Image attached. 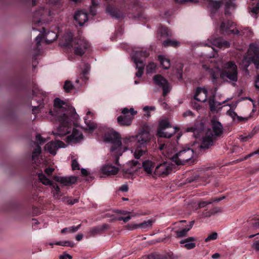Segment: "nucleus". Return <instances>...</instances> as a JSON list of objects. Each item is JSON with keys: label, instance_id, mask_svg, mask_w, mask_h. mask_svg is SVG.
<instances>
[{"label": "nucleus", "instance_id": "2", "mask_svg": "<svg viewBox=\"0 0 259 259\" xmlns=\"http://www.w3.org/2000/svg\"><path fill=\"white\" fill-rule=\"evenodd\" d=\"M211 122V127L207 129L203 137L201 144L199 146L200 149H208L223 134L224 128L221 122L214 120H212Z\"/></svg>", "mask_w": 259, "mask_h": 259}, {"label": "nucleus", "instance_id": "10", "mask_svg": "<svg viewBox=\"0 0 259 259\" xmlns=\"http://www.w3.org/2000/svg\"><path fill=\"white\" fill-rule=\"evenodd\" d=\"M248 53L250 56L248 57L249 61L253 63L256 69L259 68V46L257 45L252 44L249 45Z\"/></svg>", "mask_w": 259, "mask_h": 259}, {"label": "nucleus", "instance_id": "17", "mask_svg": "<svg viewBox=\"0 0 259 259\" xmlns=\"http://www.w3.org/2000/svg\"><path fill=\"white\" fill-rule=\"evenodd\" d=\"M93 113L91 111H88L84 118V122L87 127L84 128L85 132L89 133H92L94 130L97 128V124L92 119Z\"/></svg>", "mask_w": 259, "mask_h": 259}, {"label": "nucleus", "instance_id": "42", "mask_svg": "<svg viewBox=\"0 0 259 259\" xmlns=\"http://www.w3.org/2000/svg\"><path fill=\"white\" fill-rule=\"evenodd\" d=\"M180 42L176 40L167 39L162 42V45L164 47L172 46L178 47L180 46Z\"/></svg>", "mask_w": 259, "mask_h": 259}, {"label": "nucleus", "instance_id": "11", "mask_svg": "<svg viewBox=\"0 0 259 259\" xmlns=\"http://www.w3.org/2000/svg\"><path fill=\"white\" fill-rule=\"evenodd\" d=\"M38 176L39 180L44 185H51L52 186L54 189V190H52V192L55 197L58 198L62 195V194L60 191V188L56 183H53L42 173H39Z\"/></svg>", "mask_w": 259, "mask_h": 259}, {"label": "nucleus", "instance_id": "43", "mask_svg": "<svg viewBox=\"0 0 259 259\" xmlns=\"http://www.w3.org/2000/svg\"><path fill=\"white\" fill-rule=\"evenodd\" d=\"M172 128L166 119L162 120L159 123V126L158 130L169 129Z\"/></svg>", "mask_w": 259, "mask_h": 259}, {"label": "nucleus", "instance_id": "31", "mask_svg": "<svg viewBox=\"0 0 259 259\" xmlns=\"http://www.w3.org/2000/svg\"><path fill=\"white\" fill-rule=\"evenodd\" d=\"M135 64L136 66V69L138 71L136 73V76L138 77H141L143 74V70L145 67V62H139L136 57H134Z\"/></svg>", "mask_w": 259, "mask_h": 259}, {"label": "nucleus", "instance_id": "26", "mask_svg": "<svg viewBox=\"0 0 259 259\" xmlns=\"http://www.w3.org/2000/svg\"><path fill=\"white\" fill-rule=\"evenodd\" d=\"M208 72L211 79V82L213 84H216L217 83L218 79L219 78V77H221V73L222 70L220 68L215 67L212 68L208 69Z\"/></svg>", "mask_w": 259, "mask_h": 259}, {"label": "nucleus", "instance_id": "40", "mask_svg": "<svg viewBox=\"0 0 259 259\" xmlns=\"http://www.w3.org/2000/svg\"><path fill=\"white\" fill-rule=\"evenodd\" d=\"M99 3V0H92V5L90 7V13L92 16H95L97 14V7Z\"/></svg>", "mask_w": 259, "mask_h": 259}, {"label": "nucleus", "instance_id": "60", "mask_svg": "<svg viewBox=\"0 0 259 259\" xmlns=\"http://www.w3.org/2000/svg\"><path fill=\"white\" fill-rule=\"evenodd\" d=\"M175 2L179 4L183 5L187 2H194L197 3L198 2L197 0H174Z\"/></svg>", "mask_w": 259, "mask_h": 259}, {"label": "nucleus", "instance_id": "32", "mask_svg": "<svg viewBox=\"0 0 259 259\" xmlns=\"http://www.w3.org/2000/svg\"><path fill=\"white\" fill-rule=\"evenodd\" d=\"M234 22L229 20H223L219 26V30L222 33L227 32L234 25Z\"/></svg>", "mask_w": 259, "mask_h": 259}, {"label": "nucleus", "instance_id": "22", "mask_svg": "<svg viewBox=\"0 0 259 259\" xmlns=\"http://www.w3.org/2000/svg\"><path fill=\"white\" fill-rule=\"evenodd\" d=\"M36 147L32 152V160L35 161V159L37 157L40 153H41V149L39 144H42L45 143L46 139L43 138L40 134H38L36 136Z\"/></svg>", "mask_w": 259, "mask_h": 259}, {"label": "nucleus", "instance_id": "28", "mask_svg": "<svg viewBox=\"0 0 259 259\" xmlns=\"http://www.w3.org/2000/svg\"><path fill=\"white\" fill-rule=\"evenodd\" d=\"M64 42L63 41L60 43V45L65 48H70L73 47L72 39L73 34L71 32L65 33L63 35Z\"/></svg>", "mask_w": 259, "mask_h": 259}, {"label": "nucleus", "instance_id": "46", "mask_svg": "<svg viewBox=\"0 0 259 259\" xmlns=\"http://www.w3.org/2000/svg\"><path fill=\"white\" fill-rule=\"evenodd\" d=\"M190 228H187L186 227L180 231H175V233L177 235V237L178 238H182L186 236Z\"/></svg>", "mask_w": 259, "mask_h": 259}, {"label": "nucleus", "instance_id": "6", "mask_svg": "<svg viewBox=\"0 0 259 259\" xmlns=\"http://www.w3.org/2000/svg\"><path fill=\"white\" fill-rule=\"evenodd\" d=\"M221 78H227L234 82L238 81L237 66L233 61H229L223 65Z\"/></svg>", "mask_w": 259, "mask_h": 259}, {"label": "nucleus", "instance_id": "53", "mask_svg": "<svg viewBox=\"0 0 259 259\" xmlns=\"http://www.w3.org/2000/svg\"><path fill=\"white\" fill-rule=\"evenodd\" d=\"M156 68V65L153 62H150L147 66V71L148 73L153 72Z\"/></svg>", "mask_w": 259, "mask_h": 259}, {"label": "nucleus", "instance_id": "5", "mask_svg": "<svg viewBox=\"0 0 259 259\" xmlns=\"http://www.w3.org/2000/svg\"><path fill=\"white\" fill-rule=\"evenodd\" d=\"M135 137H136V140L137 139L138 141V148L135 150L134 156L135 158L138 159L146 152V149L145 147L147 142L150 139V134L149 131L143 129L139 132L138 135Z\"/></svg>", "mask_w": 259, "mask_h": 259}, {"label": "nucleus", "instance_id": "51", "mask_svg": "<svg viewBox=\"0 0 259 259\" xmlns=\"http://www.w3.org/2000/svg\"><path fill=\"white\" fill-rule=\"evenodd\" d=\"M255 134V132L252 131L251 133L247 135H244L240 136V139L242 142H246L249 139L252 138Z\"/></svg>", "mask_w": 259, "mask_h": 259}, {"label": "nucleus", "instance_id": "52", "mask_svg": "<svg viewBox=\"0 0 259 259\" xmlns=\"http://www.w3.org/2000/svg\"><path fill=\"white\" fill-rule=\"evenodd\" d=\"M159 148L160 150H162L164 149H166V151L167 152L166 156L167 157H168V154H170L171 155H172V154H173V152L172 151V150H171V148L170 147L169 145H168L167 144H166V145L165 144H161L160 145Z\"/></svg>", "mask_w": 259, "mask_h": 259}, {"label": "nucleus", "instance_id": "20", "mask_svg": "<svg viewBox=\"0 0 259 259\" xmlns=\"http://www.w3.org/2000/svg\"><path fill=\"white\" fill-rule=\"evenodd\" d=\"M194 98L199 102H205L207 99V89L204 87H197Z\"/></svg>", "mask_w": 259, "mask_h": 259}, {"label": "nucleus", "instance_id": "12", "mask_svg": "<svg viewBox=\"0 0 259 259\" xmlns=\"http://www.w3.org/2000/svg\"><path fill=\"white\" fill-rule=\"evenodd\" d=\"M207 41L209 42V44H204V46L211 47L212 45L223 49L228 48L230 46V44L229 41L224 40L221 37L213 38L212 36H211L207 39Z\"/></svg>", "mask_w": 259, "mask_h": 259}, {"label": "nucleus", "instance_id": "23", "mask_svg": "<svg viewBox=\"0 0 259 259\" xmlns=\"http://www.w3.org/2000/svg\"><path fill=\"white\" fill-rule=\"evenodd\" d=\"M106 11L112 18L119 19L124 17L123 13L120 10L111 6H108Z\"/></svg>", "mask_w": 259, "mask_h": 259}, {"label": "nucleus", "instance_id": "49", "mask_svg": "<svg viewBox=\"0 0 259 259\" xmlns=\"http://www.w3.org/2000/svg\"><path fill=\"white\" fill-rule=\"evenodd\" d=\"M121 112L124 115H131L132 116L136 114L137 113V112L134 110L133 108H131L130 109H128L127 108H124L122 109Z\"/></svg>", "mask_w": 259, "mask_h": 259}, {"label": "nucleus", "instance_id": "41", "mask_svg": "<svg viewBox=\"0 0 259 259\" xmlns=\"http://www.w3.org/2000/svg\"><path fill=\"white\" fill-rule=\"evenodd\" d=\"M81 226V224L77 225V226H71L67 228H63L61 230V233L64 234L66 232H69L70 233H73L78 231V230L80 228Z\"/></svg>", "mask_w": 259, "mask_h": 259}, {"label": "nucleus", "instance_id": "35", "mask_svg": "<svg viewBox=\"0 0 259 259\" xmlns=\"http://www.w3.org/2000/svg\"><path fill=\"white\" fill-rule=\"evenodd\" d=\"M158 60L160 62V64L164 69H168L170 66V62L169 59L166 58L163 55L158 56Z\"/></svg>", "mask_w": 259, "mask_h": 259}, {"label": "nucleus", "instance_id": "4", "mask_svg": "<svg viewBox=\"0 0 259 259\" xmlns=\"http://www.w3.org/2000/svg\"><path fill=\"white\" fill-rule=\"evenodd\" d=\"M194 150L189 147H184L178 152L168 155V158L170 159L177 165H184L194 157Z\"/></svg>", "mask_w": 259, "mask_h": 259}, {"label": "nucleus", "instance_id": "50", "mask_svg": "<svg viewBox=\"0 0 259 259\" xmlns=\"http://www.w3.org/2000/svg\"><path fill=\"white\" fill-rule=\"evenodd\" d=\"M217 103L218 102L215 101L213 98H209L208 99V103L211 111H215L217 109Z\"/></svg>", "mask_w": 259, "mask_h": 259}, {"label": "nucleus", "instance_id": "62", "mask_svg": "<svg viewBox=\"0 0 259 259\" xmlns=\"http://www.w3.org/2000/svg\"><path fill=\"white\" fill-rule=\"evenodd\" d=\"M210 211H211V213L212 215H213L217 213H220V212H222V209L219 207H214V208H212L211 209H210Z\"/></svg>", "mask_w": 259, "mask_h": 259}, {"label": "nucleus", "instance_id": "58", "mask_svg": "<svg viewBox=\"0 0 259 259\" xmlns=\"http://www.w3.org/2000/svg\"><path fill=\"white\" fill-rule=\"evenodd\" d=\"M259 11V4H257L255 7L251 8L250 12L254 15L253 17L256 18V15Z\"/></svg>", "mask_w": 259, "mask_h": 259}, {"label": "nucleus", "instance_id": "14", "mask_svg": "<svg viewBox=\"0 0 259 259\" xmlns=\"http://www.w3.org/2000/svg\"><path fill=\"white\" fill-rule=\"evenodd\" d=\"M113 157L115 160V163L116 166H113L108 164H105L101 168V171L103 174L108 176H114L118 173L119 169L121 168V165L119 163V160L118 161V163H116L115 158L114 156Z\"/></svg>", "mask_w": 259, "mask_h": 259}, {"label": "nucleus", "instance_id": "55", "mask_svg": "<svg viewBox=\"0 0 259 259\" xmlns=\"http://www.w3.org/2000/svg\"><path fill=\"white\" fill-rule=\"evenodd\" d=\"M218 238V234L217 233H213L211 234L208 235L205 239V242H208L211 240H214L217 239Z\"/></svg>", "mask_w": 259, "mask_h": 259}, {"label": "nucleus", "instance_id": "27", "mask_svg": "<svg viewBox=\"0 0 259 259\" xmlns=\"http://www.w3.org/2000/svg\"><path fill=\"white\" fill-rule=\"evenodd\" d=\"M176 127L169 129L158 130L157 135L161 138H169L177 132Z\"/></svg>", "mask_w": 259, "mask_h": 259}, {"label": "nucleus", "instance_id": "16", "mask_svg": "<svg viewBox=\"0 0 259 259\" xmlns=\"http://www.w3.org/2000/svg\"><path fill=\"white\" fill-rule=\"evenodd\" d=\"M48 14V11L47 10H45L43 7H40L38 10L34 13L33 22L35 24L45 23L46 21L44 17Z\"/></svg>", "mask_w": 259, "mask_h": 259}, {"label": "nucleus", "instance_id": "48", "mask_svg": "<svg viewBox=\"0 0 259 259\" xmlns=\"http://www.w3.org/2000/svg\"><path fill=\"white\" fill-rule=\"evenodd\" d=\"M145 257L147 259H162V254L155 252L145 256Z\"/></svg>", "mask_w": 259, "mask_h": 259}, {"label": "nucleus", "instance_id": "34", "mask_svg": "<svg viewBox=\"0 0 259 259\" xmlns=\"http://www.w3.org/2000/svg\"><path fill=\"white\" fill-rule=\"evenodd\" d=\"M222 2L218 1H211L208 4V8L210 9L211 13H215L220 8Z\"/></svg>", "mask_w": 259, "mask_h": 259}, {"label": "nucleus", "instance_id": "47", "mask_svg": "<svg viewBox=\"0 0 259 259\" xmlns=\"http://www.w3.org/2000/svg\"><path fill=\"white\" fill-rule=\"evenodd\" d=\"M162 254V259H177L178 256L171 251L164 252Z\"/></svg>", "mask_w": 259, "mask_h": 259}, {"label": "nucleus", "instance_id": "38", "mask_svg": "<svg viewBox=\"0 0 259 259\" xmlns=\"http://www.w3.org/2000/svg\"><path fill=\"white\" fill-rule=\"evenodd\" d=\"M136 141V137L134 136L126 137L123 139V144L124 145L122 147H127V150L128 146L132 145V143Z\"/></svg>", "mask_w": 259, "mask_h": 259}, {"label": "nucleus", "instance_id": "8", "mask_svg": "<svg viewBox=\"0 0 259 259\" xmlns=\"http://www.w3.org/2000/svg\"><path fill=\"white\" fill-rule=\"evenodd\" d=\"M155 84L161 88L162 89V95L166 96L171 91L172 87L170 83L161 75H156L153 77Z\"/></svg>", "mask_w": 259, "mask_h": 259}, {"label": "nucleus", "instance_id": "63", "mask_svg": "<svg viewBox=\"0 0 259 259\" xmlns=\"http://www.w3.org/2000/svg\"><path fill=\"white\" fill-rule=\"evenodd\" d=\"M202 218H208L212 215L210 210L202 213Z\"/></svg>", "mask_w": 259, "mask_h": 259}, {"label": "nucleus", "instance_id": "36", "mask_svg": "<svg viewBox=\"0 0 259 259\" xmlns=\"http://www.w3.org/2000/svg\"><path fill=\"white\" fill-rule=\"evenodd\" d=\"M235 0H224L222 2L225 6L226 13H228L229 10L234 9L236 7Z\"/></svg>", "mask_w": 259, "mask_h": 259}, {"label": "nucleus", "instance_id": "18", "mask_svg": "<svg viewBox=\"0 0 259 259\" xmlns=\"http://www.w3.org/2000/svg\"><path fill=\"white\" fill-rule=\"evenodd\" d=\"M171 170V167L167 162H163L157 165L155 168L154 174L158 176L167 175Z\"/></svg>", "mask_w": 259, "mask_h": 259}, {"label": "nucleus", "instance_id": "61", "mask_svg": "<svg viewBox=\"0 0 259 259\" xmlns=\"http://www.w3.org/2000/svg\"><path fill=\"white\" fill-rule=\"evenodd\" d=\"M72 256L67 253L66 252H64L62 254L59 256V259H72Z\"/></svg>", "mask_w": 259, "mask_h": 259}, {"label": "nucleus", "instance_id": "37", "mask_svg": "<svg viewBox=\"0 0 259 259\" xmlns=\"http://www.w3.org/2000/svg\"><path fill=\"white\" fill-rule=\"evenodd\" d=\"M153 221L149 220L147 221H144L143 223L136 224L134 225L135 228L147 229L151 228L153 224Z\"/></svg>", "mask_w": 259, "mask_h": 259}, {"label": "nucleus", "instance_id": "64", "mask_svg": "<svg viewBox=\"0 0 259 259\" xmlns=\"http://www.w3.org/2000/svg\"><path fill=\"white\" fill-rule=\"evenodd\" d=\"M119 190H120L121 191L126 192H127V191H128V186H127V185H126V184L122 185H121V187H120Z\"/></svg>", "mask_w": 259, "mask_h": 259}, {"label": "nucleus", "instance_id": "29", "mask_svg": "<svg viewBox=\"0 0 259 259\" xmlns=\"http://www.w3.org/2000/svg\"><path fill=\"white\" fill-rule=\"evenodd\" d=\"M133 117L131 115L119 116L117 117V122L119 124L122 126H128L131 125Z\"/></svg>", "mask_w": 259, "mask_h": 259}, {"label": "nucleus", "instance_id": "44", "mask_svg": "<svg viewBox=\"0 0 259 259\" xmlns=\"http://www.w3.org/2000/svg\"><path fill=\"white\" fill-rule=\"evenodd\" d=\"M63 88L65 92L69 93L74 88V87L70 80H67L65 81Z\"/></svg>", "mask_w": 259, "mask_h": 259}, {"label": "nucleus", "instance_id": "59", "mask_svg": "<svg viewBox=\"0 0 259 259\" xmlns=\"http://www.w3.org/2000/svg\"><path fill=\"white\" fill-rule=\"evenodd\" d=\"M71 165L73 170L79 169V164L76 160L73 159L72 161Z\"/></svg>", "mask_w": 259, "mask_h": 259}, {"label": "nucleus", "instance_id": "15", "mask_svg": "<svg viewBox=\"0 0 259 259\" xmlns=\"http://www.w3.org/2000/svg\"><path fill=\"white\" fill-rule=\"evenodd\" d=\"M65 144L60 141H51L47 144L45 147V150L50 154L55 155L56 151L60 148H64Z\"/></svg>", "mask_w": 259, "mask_h": 259}, {"label": "nucleus", "instance_id": "19", "mask_svg": "<svg viewBox=\"0 0 259 259\" xmlns=\"http://www.w3.org/2000/svg\"><path fill=\"white\" fill-rule=\"evenodd\" d=\"M83 139V135L79 130L74 128L72 134L66 138V142L68 143H77Z\"/></svg>", "mask_w": 259, "mask_h": 259}, {"label": "nucleus", "instance_id": "25", "mask_svg": "<svg viewBox=\"0 0 259 259\" xmlns=\"http://www.w3.org/2000/svg\"><path fill=\"white\" fill-rule=\"evenodd\" d=\"M149 55V52L147 51V50L146 49H142V50L141 51H133L132 58V60H133L134 62L135 63V59L134 57H136L137 59V60L139 62H144V60Z\"/></svg>", "mask_w": 259, "mask_h": 259}, {"label": "nucleus", "instance_id": "9", "mask_svg": "<svg viewBox=\"0 0 259 259\" xmlns=\"http://www.w3.org/2000/svg\"><path fill=\"white\" fill-rule=\"evenodd\" d=\"M47 97L46 92H44L42 90L33 91V100L36 101L38 104L37 106H32V113L35 114L36 112L43 107L41 103L45 101Z\"/></svg>", "mask_w": 259, "mask_h": 259}, {"label": "nucleus", "instance_id": "21", "mask_svg": "<svg viewBox=\"0 0 259 259\" xmlns=\"http://www.w3.org/2000/svg\"><path fill=\"white\" fill-rule=\"evenodd\" d=\"M54 179L56 182L60 183L64 186H69L74 184L76 182L77 178L75 176H70L68 177L54 176Z\"/></svg>", "mask_w": 259, "mask_h": 259}, {"label": "nucleus", "instance_id": "30", "mask_svg": "<svg viewBox=\"0 0 259 259\" xmlns=\"http://www.w3.org/2000/svg\"><path fill=\"white\" fill-rule=\"evenodd\" d=\"M144 171L148 175H151L154 173V163L150 160H145L143 162L142 164Z\"/></svg>", "mask_w": 259, "mask_h": 259}, {"label": "nucleus", "instance_id": "57", "mask_svg": "<svg viewBox=\"0 0 259 259\" xmlns=\"http://www.w3.org/2000/svg\"><path fill=\"white\" fill-rule=\"evenodd\" d=\"M90 232L92 235H95L98 233H102L99 226L92 228L90 229Z\"/></svg>", "mask_w": 259, "mask_h": 259}, {"label": "nucleus", "instance_id": "7", "mask_svg": "<svg viewBox=\"0 0 259 259\" xmlns=\"http://www.w3.org/2000/svg\"><path fill=\"white\" fill-rule=\"evenodd\" d=\"M42 33H45L44 37H43L42 35L39 34H38L35 38L36 40V50L38 51H40V46L41 42L42 40L44 39L46 43L47 44H49L52 42L53 40H55L57 38V34L53 31H48L46 33V30L44 27H42L40 30H39Z\"/></svg>", "mask_w": 259, "mask_h": 259}, {"label": "nucleus", "instance_id": "3", "mask_svg": "<svg viewBox=\"0 0 259 259\" xmlns=\"http://www.w3.org/2000/svg\"><path fill=\"white\" fill-rule=\"evenodd\" d=\"M104 141L112 144L110 152L113 156L115 157L116 163H117L119 157L123 152L127 150V147H122L120 134L114 131L110 130L105 133Z\"/></svg>", "mask_w": 259, "mask_h": 259}, {"label": "nucleus", "instance_id": "1", "mask_svg": "<svg viewBox=\"0 0 259 259\" xmlns=\"http://www.w3.org/2000/svg\"><path fill=\"white\" fill-rule=\"evenodd\" d=\"M49 113L60 122L56 131L53 132L57 138L70 133L72 124H75L78 119L75 108L58 98L54 100L53 109H50Z\"/></svg>", "mask_w": 259, "mask_h": 259}, {"label": "nucleus", "instance_id": "13", "mask_svg": "<svg viewBox=\"0 0 259 259\" xmlns=\"http://www.w3.org/2000/svg\"><path fill=\"white\" fill-rule=\"evenodd\" d=\"M76 47H74V53L76 55L82 56L90 48V44L84 38H78L76 40Z\"/></svg>", "mask_w": 259, "mask_h": 259}, {"label": "nucleus", "instance_id": "39", "mask_svg": "<svg viewBox=\"0 0 259 259\" xmlns=\"http://www.w3.org/2000/svg\"><path fill=\"white\" fill-rule=\"evenodd\" d=\"M158 32L162 37H168L172 35V32L169 29L163 27L158 29Z\"/></svg>", "mask_w": 259, "mask_h": 259}, {"label": "nucleus", "instance_id": "24", "mask_svg": "<svg viewBox=\"0 0 259 259\" xmlns=\"http://www.w3.org/2000/svg\"><path fill=\"white\" fill-rule=\"evenodd\" d=\"M74 18L79 25L81 26L88 21V17L86 12L80 10L75 12Z\"/></svg>", "mask_w": 259, "mask_h": 259}, {"label": "nucleus", "instance_id": "56", "mask_svg": "<svg viewBox=\"0 0 259 259\" xmlns=\"http://www.w3.org/2000/svg\"><path fill=\"white\" fill-rule=\"evenodd\" d=\"M135 216H136V215H135ZM133 217H134V215H128L125 217H119L117 218V220L118 221H123L124 223H126L128 222Z\"/></svg>", "mask_w": 259, "mask_h": 259}, {"label": "nucleus", "instance_id": "45", "mask_svg": "<svg viewBox=\"0 0 259 259\" xmlns=\"http://www.w3.org/2000/svg\"><path fill=\"white\" fill-rule=\"evenodd\" d=\"M55 244L62 246H69L70 247H73L74 246V243L73 242L68 240L63 241H56L55 242Z\"/></svg>", "mask_w": 259, "mask_h": 259}, {"label": "nucleus", "instance_id": "54", "mask_svg": "<svg viewBox=\"0 0 259 259\" xmlns=\"http://www.w3.org/2000/svg\"><path fill=\"white\" fill-rule=\"evenodd\" d=\"M212 203H213V201H211V200H210L209 201H201L198 203V208H201L205 207V206L210 204Z\"/></svg>", "mask_w": 259, "mask_h": 259}, {"label": "nucleus", "instance_id": "33", "mask_svg": "<svg viewBox=\"0 0 259 259\" xmlns=\"http://www.w3.org/2000/svg\"><path fill=\"white\" fill-rule=\"evenodd\" d=\"M196 240V238L194 237H189L187 238L181 240L180 241L181 244H185V247L188 249H191L195 247V244L193 242Z\"/></svg>", "mask_w": 259, "mask_h": 259}]
</instances>
